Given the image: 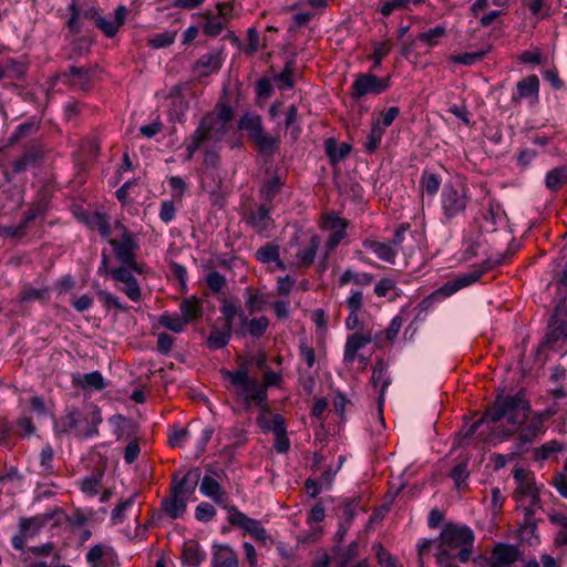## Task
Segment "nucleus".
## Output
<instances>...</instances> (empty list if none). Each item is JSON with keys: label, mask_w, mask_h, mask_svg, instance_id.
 I'll use <instances>...</instances> for the list:
<instances>
[{"label": "nucleus", "mask_w": 567, "mask_h": 567, "mask_svg": "<svg viewBox=\"0 0 567 567\" xmlns=\"http://www.w3.org/2000/svg\"><path fill=\"white\" fill-rule=\"evenodd\" d=\"M503 216H504V210H503L502 206L499 205V203L494 202V200L489 202L488 209L485 215V220L491 223V225L494 227L498 223L502 221Z\"/></svg>", "instance_id": "nucleus-60"}, {"label": "nucleus", "mask_w": 567, "mask_h": 567, "mask_svg": "<svg viewBox=\"0 0 567 567\" xmlns=\"http://www.w3.org/2000/svg\"><path fill=\"white\" fill-rule=\"evenodd\" d=\"M384 132L383 126H381V121H373L371 130L363 143L365 153L372 154L375 152L382 141Z\"/></svg>", "instance_id": "nucleus-41"}, {"label": "nucleus", "mask_w": 567, "mask_h": 567, "mask_svg": "<svg viewBox=\"0 0 567 567\" xmlns=\"http://www.w3.org/2000/svg\"><path fill=\"white\" fill-rule=\"evenodd\" d=\"M194 491L195 485L188 483L187 476H184L179 481L174 482L172 486V495L177 497H186V501L194 493Z\"/></svg>", "instance_id": "nucleus-58"}, {"label": "nucleus", "mask_w": 567, "mask_h": 567, "mask_svg": "<svg viewBox=\"0 0 567 567\" xmlns=\"http://www.w3.org/2000/svg\"><path fill=\"white\" fill-rule=\"evenodd\" d=\"M434 546L436 548V551L434 554L435 558H436V564L440 567H457V565L455 563L457 555L455 556V555L451 554L452 550L441 547L439 545H434Z\"/></svg>", "instance_id": "nucleus-56"}, {"label": "nucleus", "mask_w": 567, "mask_h": 567, "mask_svg": "<svg viewBox=\"0 0 567 567\" xmlns=\"http://www.w3.org/2000/svg\"><path fill=\"white\" fill-rule=\"evenodd\" d=\"M548 519L557 527L555 544L558 546H567V514L551 512L548 514Z\"/></svg>", "instance_id": "nucleus-35"}, {"label": "nucleus", "mask_w": 567, "mask_h": 567, "mask_svg": "<svg viewBox=\"0 0 567 567\" xmlns=\"http://www.w3.org/2000/svg\"><path fill=\"white\" fill-rule=\"evenodd\" d=\"M488 267L485 265H477L470 269L467 272L458 276L454 280L447 281L442 287L436 289L432 297L435 299H445L451 297L458 290L468 287L476 282L486 271Z\"/></svg>", "instance_id": "nucleus-11"}, {"label": "nucleus", "mask_w": 567, "mask_h": 567, "mask_svg": "<svg viewBox=\"0 0 567 567\" xmlns=\"http://www.w3.org/2000/svg\"><path fill=\"white\" fill-rule=\"evenodd\" d=\"M377 336L378 333H373L371 330H359L348 336L344 344L343 362L351 364L358 359L362 365L365 367L369 362V358L362 355L360 351L371 343Z\"/></svg>", "instance_id": "nucleus-10"}, {"label": "nucleus", "mask_w": 567, "mask_h": 567, "mask_svg": "<svg viewBox=\"0 0 567 567\" xmlns=\"http://www.w3.org/2000/svg\"><path fill=\"white\" fill-rule=\"evenodd\" d=\"M81 491L87 496H95L101 489V476L90 475L81 481Z\"/></svg>", "instance_id": "nucleus-55"}, {"label": "nucleus", "mask_w": 567, "mask_h": 567, "mask_svg": "<svg viewBox=\"0 0 567 567\" xmlns=\"http://www.w3.org/2000/svg\"><path fill=\"white\" fill-rule=\"evenodd\" d=\"M295 68L293 62L288 61L284 68V70L274 76V82L278 90L287 91L291 90L295 85Z\"/></svg>", "instance_id": "nucleus-42"}, {"label": "nucleus", "mask_w": 567, "mask_h": 567, "mask_svg": "<svg viewBox=\"0 0 567 567\" xmlns=\"http://www.w3.org/2000/svg\"><path fill=\"white\" fill-rule=\"evenodd\" d=\"M268 327L269 320L266 317L249 319L244 311H240L239 332L241 334L259 338L267 331Z\"/></svg>", "instance_id": "nucleus-21"}, {"label": "nucleus", "mask_w": 567, "mask_h": 567, "mask_svg": "<svg viewBox=\"0 0 567 567\" xmlns=\"http://www.w3.org/2000/svg\"><path fill=\"white\" fill-rule=\"evenodd\" d=\"M34 524L33 519L23 518L19 523L20 533L12 537V546L16 549H23L30 527Z\"/></svg>", "instance_id": "nucleus-54"}, {"label": "nucleus", "mask_w": 567, "mask_h": 567, "mask_svg": "<svg viewBox=\"0 0 567 567\" xmlns=\"http://www.w3.org/2000/svg\"><path fill=\"white\" fill-rule=\"evenodd\" d=\"M39 130V123L37 121H28L18 125L14 132L9 137L10 143L19 142L20 140L31 136Z\"/></svg>", "instance_id": "nucleus-46"}, {"label": "nucleus", "mask_w": 567, "mask_h": 567, "mask_svg": "<svg viewBox=\"0 0 567 567\" xmlns=\"http://www.w3.org/2000/svg\"><path fill=\"white\" fill-rule=\"evenodd\" d=\"M85 558L92 567H111L115 560V553L111 546L97 544L89 549Z\"/></svg>", "instance_id": "nucleus-17"}, {"label": "nucleus", "mask_w": 567, "mask_h": 567, "mask_svg": "<svg viewBox=\"0 0 567 567\" xmlns=\"http://www.w3.org/2000/svg\"><path fill=\"white\" fill-rule=\"evenodd\" d=\"M451 476L457 489L466 487L468 478L467 462L456 464L451 472Z\"/></svg>", "instance_id": "nucleus-52"}, {"label": "nucleus", "mask_w": 567, "mask_h": 567, "mask_svg": "<svg viewBox=\"0 0 567 567\" xmlns=\"http://www.w3.org/2000/svg\"><path fill=\"white\" fill-rule=\"evenodd\" d=\"M80 220L89 228L96 229L103 238H109L111 235V226L105 214L91 213L82 214Z\"/></svg>", "instance_id": "nucleus-29"}, {"label": "nucleus", "mask_w": 567, "mask_h": 567, "mask_svg": "<svg viewBox=\"0 0 567 567\" xmlns=\"http://www.w3.org/2000/svg\"><path fill=\"white\" fill-rule=\"evenodd\" d=\"M212 567H239L235 549L227 544L214 546Z\"/></svg>", "instance_id": "nucleus-22"}, {"label": "nucleus", "mask_w": 567, "mask_h": 567, "mask_svg": "<svg viewBox=\"0 0 567 567\" xmlns=\"http://www.w3.org/2000/svg\"><path fill=\"white\" fill-rule=\"evenodd\" d=\"M221 375L237 389V394L241 398L246 408H250L254 402L260 408L266 403L267 392L265 386L249 378L246 368L235 371L223 370Z\"/></svg>", "instance_id": "nucleus-5"}, {"label": "nucleus", "mask_w": 567, "mask_h": 567, "mask_svg": "<svg viewBox=\"0 0 567 567\" xmlns=\"http://www.w3.org/2000/svg\"><path fill=\"white\" fill-rule=\"evenodd\" d=\"M179 311L182 318H185L186 323L202 316V309L197 301L185 299L179 305Z\"/></svg>", "instance_id": "nucleus-48"}, {"label": "nucleus", "mask_w": 567, "mask_h": 567, "mask_svg": "<svg viewBox=\"0 0 567 567\" xmlns=\"http://www.w3.org/2000/svg\"><path fill=\"white\" fill-rule=\"evenodd\" d=\"M73 382L85 391H101L106 385L103 375L99 371L78 373L73 377Z\"/></svg>", "instance_id": "nucleus-30"}, {"label": "nucleus", "mask_w": 567, "mask_h": 567, "mask_svg": "<svg viewBox=\"0 0 567 567\" xmlns=\"http://www.w3.org/2000/svg\"><path fill=\"white\" fill-rule=\"evenodd\" d=\"M221 68V60L216 53L202 55L195 64L194 71L199 76H207Z\"/></svg>", "instance_id": "nucleus-32"}, {"label": "nucleus", "mask_w": 567, "mask_h": 567, "mask_svg": "<svg viewBox=\"0 0 567 567\" xmlns=\"http://www.w3.org/2000/svg\"><path fill=\"white\" fill-rule=\"evenodd\" d=\"M157 322L161 327L175 333L183 332L187 326L185 318H182L181 315L169 313L167 311L158 316Z\"/></svg>", "instance_id": "nucleus-36"}, {"label": "nucleus", "mask_w": 567, "mask_h": 567, "mask_svg": "<svg viewBox=\"0 0 567 567\" xmlns=\"http://www.w3.org/2000/svg\"><path fill=\"white\" fill-rule=\"evenodd\" d=\"M257 424L264 433L272 432L277 434L287 432L285 417L281 414H271L265 404L260 408Z\"/></svg>", "instance_id": "nucleus-18"}, {"label": "nucleus", "mask_w": 567, "mask_h": 567, "mask_svg": "<svg viewBox=\"0 0 567 567\" xmlns=\"http://www.w3.org/2000/svg\"><path fill=\"white\" fill-rule=\"evenodd\" d=\"M199 492L210 499H213L217 504H223L225 502V491L223 489L219 482L209 475H205L199 484Z\"/></svg>", "instance_id": "nucleus-27"}, {"label": "nucleus", "mask_w": 567, "mask_h": 567, "mask_svg": "<svg viewBox=\"0 0 567 567\" xmlns=\"http://www.w3.org/2000/svg\"><path fill=\"white\" fill-rule=\"evenodd\" d=\"M563 451V444L557 440H551L535 450V456L538 460H546L554 453Z\"/></svg>", "instance_id": "nucleus-57"}, {"label": "nucleus", "mask_w": 567, "mask_h": 567, "mask_svg": "<svg viewBox=\"0 0 567 567\" xmlns=\"http://www.w3.org/2000/svg\"><path fill=\"white\" fill-rule=\"evenodd\" d=\"M238 127L247 132L249 138L256 143L261 153L274 152L276 140L265 132L259 115L245 113L239 120Z\"/></svg>", "instance_id": "nucleus-9"}, {"label": "nucleus", "mask_w": 567, "mask_h": 567, "mask_svg": "<svg viewBox=\"0 0 567 567\" xmlns=\"http://www.w3.org/2000/svg\"><path fill=\"white\" fill-rule=\"evenodd\" d=\"M410 0H382L379 2L377 10L383 16L389 17L396 10H402L408 7Z\"/></svg>", "instance_id": "nucleus-53"}, {"label": "nucleus", "mask_w": 567, "mask_h": 567, "mask_svg": "<svg viewBox=\"0 0 567 567\" xmlns=\"http://www.w3.org/2000/svg\"><path fill=\"white\" fill-rule=\"evenodd\" d=\"M109 244L113 249L114 256L122 265H131L136 274L145 272V265L138 262L135 258L136 251L140 248L137 235L124 229V233L118 239H109Z\"/></svg>", "instance_id": "nucleus-8"}, {"label": "nucleus", "mask_w": 567, "mask_h": 567, "mask_svg": "<svg viewBox=\"0 0 567 567\" xmlns=\"http://www.w3.org/2000/svg\"><path fill=\"white\" fill-rule=\"evenodd\" d=\"M231 120V107L221 103L217 104L215 111L202 118L199 125L186 143V159H192L197 151H202L204 153L205 166L217 167L219 164L218 145L225 138Z\"/></svg>", "instance_id": "nucleus-2"}, {"label": "nucleus", "mask_w": 567, "mask_h": 567, "mask_svg": "<svg viewBox=\"0 0 567 567\" xmlns=\"http://www.w3.org/2000/svg\"><path fill=\"white\" fill-rule=\"evenodd\" d=\"M372 281V274L365 271H355L351 268L346 269L339 278L340 286L353 284L357 286L365 287L369 286Z\"/></svg>", "instance_id": "nucleus-34"}, {"label": "nucleus", "mask_w": 567, "mask_h": 567, "mask_svg": "<svg viewBox=\"0 0 567 567\" xmlns=\"http://www.w3.org/2000/svg\"><path fill=\"white\" fill-rule=\"evenodd\" d=\"M256 258L262 264L275 262L278 269L285 270V265L279 258V247L268 244L256 251Z\"/></svg>", "instance_id": "nucleus-40"}, {"label": "nucleus", "mask_w": 567, "mask_h": 567, "mask_svg": "<svg viewBox=\"0 0 567 567\" xmlns=\"http://www.w3.org/2000/svg\"><path fill=\"white\" fill-rule=\"evenodd\" d=\"M371 383L373 388L379 392L378 403L379 411L381 412L382 405L384 403L385 391L391 383L390 375L382 361L377 362V364L374 365L371 377Z\"/></svg>", "instance_id": "nucleus-24"}, {"label": "nucleus", "mask_w": 567, "mask_h": 567, "mask_svg": "<svg viewBox=\"0 0 567 567\" xmlns=\"http://www.w3.org/2000/svg\"><path fill=\"white\" fill-rule=\"evenodd\" d=\"M63 76L68 78L70 85L80 90L87 89L91 80L90 72L86 69L78 66H71Z\"/></svg>", "instance_id": "nucleus-39"}, {"label": "nucleus", "mask_w": 567, "mask_h": 567, "mask_svg": "<svg viewBox=\"0 0 567 567\" xmlns=\"http://www.w3.org/2000/svg\"><path fill=\"white\" fill-rule=\"evenodd\" d=\"M217 9L218 13L209 16L203 25L204 33L209 37H217L223 32V30L228 23V17L233 10V8L229 4L225 3H219L217 6Z\"/></svg>", "instance_id": "nucleus-16"}, {"label": "nucleus", "mask_w": 567, "mask_h": 567, "mask_svg": "<svg viewBox=\"0 0 567 567\" xmlns=\"http://www.w3.org/2000/svg\"><path fill=\"white\" fill-rule=\"evenodd\" d=\"M475 535L472 528L464 524L446 523L437 539L423 538L417 543L419 555L422 556L433 545L450 550H457L460 563H467L473 553Z\"/></svg>", "instance_id": "nucleus-3"}, {"label": "nucleus", "mask_w": 567, "mask_h": 567, "mask_svg": "<svg viewBox=\"0 0 567 567\" xmlns=\"http://www.w3.org/2000/svg\"><path fill=\"white\" fill-rule=\"evenodd\" d=\"M326 151L332 162H339L349 154L350 147L346 144L337 146L334 141L329 138L326 142Z\"/></svg>", "instance_id": "nucleus-51"}, {"label": "nucleus", "mask_w": 567, "mask_h": 567, "mask_svg": "<svg viewBox=\"0 0 567 567\" xmlns=\"http://www.w3.org/2000/svg\"><path fill=\"white\" fill-rule=\"evenodd\" d=\"M518 558V549L514 545L498 543L494 546L491 554V565L493 567L509 566Z\"/></svg>", "instance_id": "nucleus-19"}, {"label": "nucleus", "mask_w": 567, "mask_h": 567, "mask_svg": "<svg viewBox=\"0 0 567 567\" xmlns=\"http://www.w3.org/2000/svg\"><path fill=\"white\" fill-rule=\"evenodd\" d=\"M206 553L196 540L188 539L183 546V564L185 567H199L205 560Z\"/></svg>", "instance_id": "nucleus-25"}, {"label": "nucleus", "mask_w": 567, "mask_h": 567, "mask_svg": "<svg viewBox=\"0 0 567 567\" xmlns=\"http://www.w3.org/2000/svg\"><path fill=\"white\" fill-rule=\"evenodd\" d=\"M471 200L470 188L463 183H446L441 192L443 217L450 221L465 213Z\"/></svg>", "instance_id": "nucleus-6"}, {"label": "nucleus", "mask_w": 567, "mask_h": 567, "mask_svg": "<svg viewBox=\"0 0 567 567\" xmlns=\"http://www.w3.org/2000/svg\"><path fill=\"white\" fill-rule=\"evenodd\" d=\"M216 515L215 507L209 503H200L195 509V517L199 522H209Z\"/></svg>", "instance_id": "nucleus-62"}, {"label": "nucleus", "mask_w": 567, "mask_h": 567, "mask_svg": "<svg viewBox=\"0 0 567 567\" xmlns=\"http://www.w3.org/2000/svg\"><path fill=\"white\" fill-rule=\"evenodd\" d=\"M233 329L224 327L223 329L214 327L207 339V346L212 350H219L226 347L230 340Z\"/></svg>", "instance_id": "nucleus-37"}, {"label": "nucleus", "mask_w": 567, "mask_h": 567, "mask_svg": "<svg viewBox=\"0 0 567 567\" xmlns=\"http://www.w3.org/2000/svg\"><path fill=\"white\" fill-rule=\"evenodd\" d=\"M426 318V307L424 301L416 307L404 306L400 309L399 313L391 320L385 334L389 341H393L403 324L408 322L404 330L405 339H412L419 329L421 322Z\"/></svg>", "instance_id": "nucleus-7"}, {"label": "nucleus", "mask_w": 567, "mask_h": 567, "mask_svg": "<svg viewBox=\"0 0 567 567\" xmlns=\"http://www.w3.org/2000/svg\"><path fill=\"white\" fill-rule=\"evenodd\" d=\"M102 422L100 409L90 404L83 411L72 410L54 421L58 433L92 437L97 434V426Z\"/></svg>", "instance_id": "nucleus-4"}, {"label": "nucleus", "mask_w": 567, "mask_h": 567, "mask_svg": "<svg viewBox=\"0 0 567 567\" xmlns=\"http://www.w3.org/2000/svg\"><path fill=\"white\" fill-rule=\"evenodd\" d=\"M136 499V494L131 495L124 501H121L112 511L111 513V522L114 525L121 524L126 513L133 507Z\"/></svg>", "instance_id": "nucleus-44"}, {"label": "nucleus", "mask_w": 567, "mask_h": 567, "mask_svg": "<svg viewBox=\"0 0 567 567\" xmlns=\"http://www.w3.org/2000/svg\"><path fill=\"white\" fill-rule=\"evenodd\" d=\"M229 522L261 544H266L270 539V535L260 520L248 517L236 507L229 509Z\"/></svg>", "instance_id": "nucleus-13"}, {"label": "nucleus", "mask_w": 567, "mask_h": 567, "mask_svg": "<svg viewBox=\"0 0 567 567\" xmlns=\"http://www.w3.org/2000/svg\"><path fill=\"white\" fill-rule=\"evenodd\" d=\"M530 410L529 403L525 400L522 392L515 395L498 398L488 409L486 420L496 424L505 419L509 425L506 430L495 426V437H505L520 429L517 440V451L525 452L533 441L544 433V422L548 417L546 414L535 413L528 419Z\"/></svg>", "instance_id": "nucleus-1"}, {"label": "nucleus", "mask_w": 567, "mask_h": 567, "mask_svg": "<svg viewBox=\"0 0 567 567\" xmlns=\"http://www.w3.org/2000/svg\"><path fill=\"white\" fill-rule=\"evenodd\" d=\"M516 498L520 506H526L528 513H533L538 504V488L530 480L526 483L516 485Z\"/></svg>", "instance_id": "nucleus-23"}, {"label": "nucleus", "mask_w": 567, "mask_h": 567, "mask_svg": "<svg viewBox=\"0 0 567 567\" xmlns=\"http://www.w3.org/2000/svg\"><path fill=\"white\" fill-rule=\"evenodd\" d=\"M135 269L131 267V265H122L117 268H114L110 271L112 278L116 282H121L124 287L121 290L132 300L138 301L141 299L142 292L137 279L134 277Z\"/></svg>", "instance_id": "nucleus-14"}, {"label": "nucleus", "mask_w": 567, "mask_h": 567, "mask_svg": "<svg viewBox=\"0 0 567 567\" xmlns=\"http://www.w3.org/2000/svg\"><path fill=\"white\" fill-rule=\"evenodd\" d=\"M186 497H177L171 495V497L162 502V508L167 516L171 518L182 517L186 511Z\"/></svg>", "instance_id": "nucleus-38"}, {"label": "nucleus", "mask_w": 567, "mask_h": 567, "mask_svg": "<svg viewBox=\"0 0 567 567\" xmlns=\"http://www.w3.org/2000/svg\"><path fill=\"white\" fill-rule=\"evenodd\" d=\"M83 16L85 18L93 19L96 27L101 29L103 33L109 38L114 37L120 29L116 21H114L112 18L110 19L99 14L94 8L86 10Z\"/></svg>", "instance_id": "nucleus-33"}, {"label": "nucleus", "mask_w": 567, "mask_h": 567, "mask_svg": "<svg viewBox=\"0 0 567 567\" xmlns=\"http://www.w3.org/2000/svg\"><path fill=\"white\" fill-rule=\"evenodd\" d=\"M176 38V33L173 31H165L159 34H155L153 38L148 40L150 47L153 49H162L174 43Z\"/></svg>", "instance_id": "nucleus-59"}, {"label": "nucleus", "mask_w": 567, "mask_h": 567, "mask_svg": "<svg viewBox=\"0 0 567 567\" xmlns=\"http://www.w3.org/2000/svg\"><path fill=\"white\" fill-rule=\"evenodd\" d=\"M539 80L536 75H529L516 84V92L512 96V101L517 103L523 99H530L532 102L538 101Z\"/></svg>", "instance_id": "nucleus-20"}, {"label": "nucleus", "mask_w": 567, "mask_h": 567, "mask_svg": "<svg viewBox=\"0 0 567 567\" xmlns=\"http://www.w3.org/2000/svg\"><path fill=\"white\" fill-rule=\"evenodd\" d=\"M363 247L374 254L382 261L394 264L396 258V249L390 243L378 240H365Z\"/></svg>", "instance_id": "nucleus-26"}, {"label": "nucleus", "mask_w": 567, "mask_h": 567, "mask_svg": "<svg viewBox=\"0 0 567 567\" xmlns=\"http://www.w3.org/2000/svg\"><path fill=\"white\" fill-rule=\"evenodd\" d=\"M441 182L440 175L425 171L421 176L420 184L427 195L434 196L440 189Z\"/></svg>", "instance_id": "nucleus-45"}, {"label": "nucleus", "mask_w": 567, "mask_h": 567, "mask_svg": "<svg viewBox=\"0 0 567 567\" xmlns=\"http://www.w3.org/2000/svg\"><path fill=\"white\" fill-rule=\"evenodd\" d=\"M248 220L257 233H264L268 230L274 223L270 210L265 205H260L256 209L251 210Z\"/></svg>", "instance_id": "nucleus-31"}, {"label": "nucleus", "mask_w": 567, "mask_h": 567, "mask_svg": "<svg viewBox=\"0 0 567 567\" xmlns=\"http://www.w3.org/2000/svg\"><path fill=\"white\" fill-rule=\"evenodd\" d=\"M69 18L66 20V27L73 33H79L81 31V9L75 0L66 7V14Z\"/></svg>", "instance_id": "nucleus-47"}, {"label": "nucleus", "mask_w": 567, "mask_h": 567, "mask_svg": "<svg viewBox=\"0 0 567 567\" xmlns=\"http://www.w3.org/2000/svg\"><path fill=\"white\" fill-rule=\"evenodd\" d=\"M322 227L330 231L326 241V248L327 251H332L346 237L347 221L334 213H331L323 218Z\"/></svg>", "instance_id": "nucleus-15"}, {"label": "nucleus", "mask_w": 567, "mask_h": 567, "mask_svg": "<svg viewBox=\"0 0 567 567\" xmlns=\"http://www.w3.org/2000/svg\"><path fill=\"white\" fill-rule=\"evenodd\" d=\"M320 243L321 240L318 235H311L309 241L298 249L296 254V264L303 267L310 266L316 258Z\"/></svg>", "instance_id": "nucleus-28"}, {"label": "nucleus", "mask_w": 567, "mask_h": 567, "mask_svg": "<svg viewBox=\"0 0 567 567\" xmlns=\"http://www.w3.org/2000/svg\"><path fill=\"white\" fill-rule=\"evenodd\" d=\"M445 34L443 25H436L419 34L420 41L429 47H434L439 43L440 39Z\"/></svg>", "instance_id": "nucleus-50"}, {"label": "nucleus", "mask_w": 567, "mask_h": 567, "mask_svg": "<svg viewBox=\"0 0 567 567\" xmlns=\"http://www.w3.org/2000/svg\"><path fill=\"white\" fill-rule=\"evenodd\" d=\"M280 188V179L278 177H274L264 184L261 188V195L266 200H271Z\"/></svg>", "instance_id": "nucleus-64"}, {"label": "nucleus", "mask_w": 567, "mask_h": 567, "mask_svg": "<svg viewBox=\"0 0 567 567\" xmlns=\"http://www.w3.org/2000/svg\"><path fill=\"white\" fill-rule=\"evenodd\" d=\"M189 436V430L181 427L172 432V434L169 435V443L172 446L183 447L185 443L188 441Z\"/></svg>", "instance_id": "nucleus-63"}, {"label": "nucleus", "mask_w": 567, "mask_h": 567, "mask_svg": "<svg viewBox=\"0 0 567 567\" xmlns=\"http://www.w3.org/2000/svg\"><path fill=\"white\" fill-rule=\"evenodd\" d=\"M392 45L389 41H381L374 43V49L369 59L373 61V70L381 66L382 60L390 53Z\"/></svg>", "instance_id": "nucleus-49"}, {"label": "nucleus", "mask_w": 567, "mask_h": 567, "mask_svg": "<svg viewBox=\"0 0 567 567\" xmlns=\"http://www.w3.org/2000/svg\"><path fill=\"white\" fill-rule=\"evenodd\" d=\"M391 85L390 78L380 79L374 74H360L351 85V96L360 100L368 94L379 95L384 93Z\"/></svg>", "instance_id": "nucleus-12"}, {"label": "nucleus", "mask_w": 567, "mask_h": 567, "mask_svg": "<svg viewBox=\"0 0 567 567\" xmlns=\"http://www.w3.org/2000/svg\"><path fill=\"white\" fill-rule=\"evenodd\" d=\"M567 182V167H555L545 176L546 187L550 190H557Z\"/></svg>", "instance_id": "nucleus-43"}, {"label": "nucleus", "mask_w": 567, "mask_h": 567, "mask_svg": "<svg viewBox=\"0 0 567 567\" xmlns=\"http://www.w3.org/2000/svg\"><path fill=\"white\" fill-rule=\"evenodd\" d=\"M188 109V103L183 99L175 97L173 99V107L169 110V118L171 121L181 122Z\"/></svg>", "instance_id": "nucleus-61"}]
</instances>
